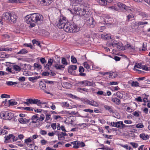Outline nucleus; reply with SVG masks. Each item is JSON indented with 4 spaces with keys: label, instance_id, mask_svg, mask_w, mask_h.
Segmentation results:
<instances>
[{
    "label": "nucleus",
    "instance_id": "obj_32",
    "mask_svg": "<svg viewBox=\"0 0 150 150\" xmlns=\"http://www.w3.org/2000/svg\"><path fill=\"white\" fill-rule=\"evenodd\" d=\"M12 134H9L8 135L5 136L4 137V138L5 139V142H7L9 140L11 139H12Z\"/></svg>",
    "mask_w": 150,
    "mask_h": 150
},
{
    "label": "nucleus",
    "instance_id": "obj_59",
    "mask_svg": "<svg viewBox=\"0 0 150 150\" xmlns=\"http://www.w3.org/2000/svg\"><path fill=\"white\" fill-rule=\"evenodd\" d=\"M137 127L139 128H142L144 127V125L142 123H138L136 126Z\"/></svg>",
    "mask_w": 150,
    "mask_h": 150
},
{
    "label": "nucleus",
    "instance_id": "obj_56",
    "mask_svg": "<svg viewBox=\"0 0 150 150\" xmlns=\"http://www.w3.org/2000/svg\"><path fill=\"white\" fill-rule=\"evenodd\" d=\"M142 69L143 70H145L146 71H149V67H147L146 65H142Z\"/></svg>",
    "mask_w": 150,
    "mask_h": 150
},
{
    "label": "nucleus",
    "instance_id": "obj_39",
    "mask_svg": "<svg viewBox=\"0 0 150 150\" xmlns=\"http://www.w3.org/2000/svg\"><path fill=\"white\" fill-rule=\"evenodd\" d=\"M142 65L141 64L136 63L134 65V68L142 69Z\"/></svg>",
    "mask_w": 150,
    "mask_h": 150
},
{
    "label": "nucleus",
    "instance_id": "obj_45",
    "mask_svg": "<svg viewBox=\"0 0 150 150\" xmlns=\"http://www.w3.org/2000/svg\"><path fill=\"white\" fill-rule=\"evenodd\" d=\"M1 97L2 98H10V96L9 95H7L5 94H3L1 95Z\"/></svg>",
    "mask_w": 150,
    "mask_h": 150
},
{
    "label": "nucleus",
    "instance_id": "obj_63",
    "mask_svg": "<svg viewBox=\"0 0 150 150\" xmlns=\"http://www.w3.org/2000/svg\"><path fill=\"white\" fill-rule=\"evenodd\" d=\"M40 62L42 64H43L46 62V61L44 58L42 57L40 58Z\"/></svg>",
    "mask_w": 150,
    "mask_h": 150
},
{
    "label": "nucleus",
    "instance_id": "obj_41",
    "mask_svg": "<svg viewBox=\"0 0 150 150\" xmlns=\"http://www.w3.org/2000/svg\"><path fill=\"white\" fill-rule=\"evenodd\" d=\"M83 64L84 67L87 69H89L90 67V66L86 62H84Z\"/></svg>",
    "mask_w": 150,
    "mask_h": 150
},
{
    "label": "nucleus",
    "instance_id": "obj_16",
    "mask_svg": "<svg viewBox=\"0 0 150 150\" xmlns=\"http://www.w3.org/2000/svg\"><path fill=\"white\" fill-rule=\"evenodd\" d=\"M19 122L21 123L24 124L28 123L30 122L29 120H28L26 118L21 117L18 119Z\"/></svg>",
    "mask_w": 150,
    "mask_h": 150
},
{
    "label": "nucleus",
    "instance_id": "obj_46",
    "mask_svg": "<svg viewBox=\"0 0 150 150\" xmlns=\"http://www.w3.org/2000/svg\"><path fill=\"white\" fill-rule=\"evenodd\" d=\"M147 44L146 42H144L143 44V48L142 50L143 51H145L147 50Z\"/></svg>",
    "mask_w": 150,
    "mask_h": 150
},
{
    "label": "nucleus",
    "instance_id": "obj_31",
    "mask_svg": "<svg viewBox=\"0 0 150 150\" xmlns=\"http://www.w3.org/2000/svg\"><path fill=\"white\" fill-rule=\"evenodd\" d=\"M40 88L42 90H45L46 87L45 83H44L42 81L39 83Z\"/></svg>",
    "mask_w": 150,
    "mask_h": 150
},
{
    "label": "nucleus",
    "instance_id": "obj_10",
    "mask_svg": "<svg viewBox=\"0 0 150 150\" xmlns=\"http://www.w3.org/2000/svg\"><path fill=\"white\" fill-rule=\"evenodd\" d=\"M53 0H38V3L45 5H49L52 2Z\"/></svg>",
    "mask_w": 150,
    "mask_h": 150
},
{
    "label": "nucleus",
    "instance_id": "obj_47",
    "mask_svg": "<svg viewBox=\"0 0 150 150\" xmlns=\"http://www.w3.org/2000/svg\"><path fill=\"white\" fill-rule=\"evenodd\" d=\"M85 146V144L83 142H80L79 141H78V146H79V148L80 146L83 147Z\"/></svg>",
    "mask_w": 150,
    "mask_h": 150
},
{
    "label": "nucleus",
    "instance_id": "obj_28",
    "mask_svg": "<svg viewBox=\"0 0 150 150\" xmlns=\"http://www.w3.org/2000/svg\"><path fill=\"white\" fill-rule=\"evenodd\" d=\"M13 69L16 71H20L21 70V67L17 65H13Z\"/></svg>",
    "mask_w": 150,
    "mask_h": 150
},
{
    "label": "nucleus",
    "instance_id": "obj_25",
    "mask_svg": "<svg viewBox=\"0 0 150 150\" xmlns=\"http://www.w3.org/2000/svg\"><path fill=\"white\" fill-rule=\"evenodd\" d=\"M101 35L102 37L105 40H111V37L107 34L106 35H104V34H102Z\"/></svg>",
    "mask_w": 150,
    "mask_h": 150
},
{
    "label": "nucleus",
    "instance_id": "obj_20",
    "mask_svg": "<svg viewBox=\"0 0 150 150\" xmlns=\"http://www.w3.org/2000/svg\"><path fill=\"white\" fill-rule=\"evenodd\" d=\"M53 67H55L57 69L62 70V69L65 67V66L60 64H56L55 65H53Z\"/></svg>",
    "mask_w": 150,
    "mask_h": 150
},
{
    "label": "nucleus",
    "instance_id": "obj_14",
    "mask_svg": "<svg viewBox=\"0 0 150 150\" xmlns=\"http://www.w3.org/2000/svg\"><path fill=\"white\" fill-rule=\"evenodd\" d=\"M104 108L106 110L108 111L110 113H114L115 112L114 108L112 106L108 105H105Z\"/></svg>",
    "mask_w": 150,
    "mask_h": 150
},
{
    "label": "nucleus",
    "instance_id": "obj_22",
    "mask_svg": "<svg viewBox=\"0 0 150 150\" xmlns=\"http://www.w3.org/2000/svg\"><path fill=\"white\" fill-rule=\"evenodd\" d=\"M17 108L19 109H21L22 110H25L27 111H33V108H32L30 107H18Z\"/></svg>",
    "mask_w": 150,
    "mask_h": 150
},
{
    "label": "nucleus",
    "instance_id": "obj_60",
    "mask_svg": "<svg viewBox=\"0 0 150 150\" xmlns=\"http://www.w3.org/2000/svg\"><path fill=\"white\" fill-rule=\"evenodd\" d=\"M18 80L21 82H23L25 81V78L24 77L21 76L19 77Z\"/></svg>",
    "mask_w": 150,
    "mask_h": 150
},
{
    "label": "nucleus",
    "instance_id": "obj_33",
    "mask_svg": "<svg viewBox=\"0 0 150 150\" xmlns=\"http://www.w3.org/2000/svg\"><path fill=\"white\" fill-rule=\"evenodd\" d=\"M32 42L33 44H36L37 45L39 46L40 48H41L42 47V46L40 45V43L38 41L35 40H33L32 41Z\"/></svg>",
    "mask_w": 150,
    "mask_h": 150
},
{
    "label": "nucleus",
    "instance_id": "obj_11",
    "mask_svg": "<svg viewBox=\"0 0 150 150\" xmlns=\"http://www.w3.org/2000/svg\"><path fill=\"white\" fill-rule=\"evenodd\" d=\"M30 104H37V105L40 103V100L38 99H28Z\"/></svg>",
    "mask_w": 150,
    "mask_h": 150
},
{
    "label": "nucleus",
    "instance_id": "obj_43",
    "mask_svg": "<svg viewBox=\"0 0 150 150\" xmlns=\"http://www.w3.org/2000/svg\"><path fill=\"white\" fill-rule=\"evenodd\" d=\"M28 79L30 81L34 82L37 80V78L35 77H30L28 78Z\"/></svg>",
    "mask_w": 150,
    "mask_h": 150
},
{
    "label": "nucleus",
    "instance_id": "obj_2",
    "mask_svg": "<svg viewBox=\"0 0 150 150\" xmlns=\"http://www.w3.org/2000/svg\"><path fill=\"white\" fill-rule=\"evenodd\" d=\"M72 11H74V13L76 14L79 15V16H83L84 17H88L90 12L86 9L85 8L81 9L80 8L75 6L73 9H71Z\"/></svg>",
    "mask_w": 150,
    "mask_h": 150
},
{
    "label": "nucleus",
    "instance_id": "obj_50",
    "mask_svg": "<svg viewBox=\"0 0 150 150\" xmlns=\"http://www.w3.org/2000/svg\"><path fill=\"white\" fill-rule=\"evenodd\" d=\"M148 24V22H147L144 21V22H138L137 24L138 25H143L145 24Z\"/></svg>",
    "mask_w": 150,
    "mask_h": 150
},
{
    "label": "nucleus",
    "instance_id": "obj_38",
    "mask_svg": "<svg viewBox=\"0 0 150 150\" xmlns=\"http://www.w3.org/2000/svg\"><path fill=\"white\" fill-rule=\"evenodd\" d=\"M116 96L120 98H122L123 97V94L120 92H117L116 94Z\"/></svg>",
    "mask_w": 150,
    "mask_h": 150
},
{
    "label": "nucleus",
    "instance_id": "obj_4",
    "mask_svg": "<svg viewBox=\"0 0 150 150\" xmlns=\"http://www.w3.org/2000/svg\"><path fill=\"white\" fill-rule=\"evenodd\" d=\"M66 26L65 32L68 33H75L78 32L80 30V28L72 22H69Z\"/></svg>",
    "mask_w": 150,
    "mask_h": 150
},
{
    "label": "nucleus",
    "instance_id": "obj_5",
    "mask_svg": "<svg viewBox=\"0 0 150 150\" xmlns=\"http://www.w3.org/2000/svg\"><path fill=\"white\" fill-rule=\"evenodd\" d=\"M107 45L109 47L112 46L116 47L118 50H122L123 49V46L122 43L117 42L115 40L114 41L112 42H110L109 41L107 42Z\"/></svg>",
    "mask_w": 150,
    "mask_h": 150
},
{
    "label": "nucleus",
    "instance_id": "obj_15",
    "mask_svg": "<svg viewBox=\"0 0 150 150\" xmlns=\"http://www.w3.org/2000/svg\"><path fill=\"white\" fill-rule=\"evenodd\" d=\"M7 117H6L7 120H10L12 119L14 117V114L12 112L7 111V114H6Z\"/></svg>",
    "mask_w": 150,
    "mask_h": 150
},
{
    "label": "nucleus",
    "instance_id": "obj_40",
    "mask_svg": "<svg viewBox=\"0 0 150 150\" xmlns=\"http://www.w3.org/2000/svg\"><path fill=\"white\" fill-rule=\"evenodd\" d=\"M58 139L59 140H61L62 139H64L65 137L63 136V134L61 133V134H58Z\"/></svg>",
    "mask_w": 150,
    "mask_h": 150
},
{
    "label": "nucleus",
    "instance_id": "obj_54",
    "mask_svg": "<svg viewBox=\"0 0 150 150\" xmlns=\"http://www.w3.org/2000/svg\"><path fill=\"white\" fill-rule=\"evenodd\" d=\"M54 62L53 59L50 58L48 59V64H50V65H52V63Z\"/></svg>",
    "mask_w": 150,
    "mask_h": 150
},
{
    "label": "nucleus",
    "instance_id": "obj_3",
    "mask_svg": "<svg viewBox=\"0 0 150 150\" xmlns=\"http://www.w3.org/2000/svg\"><path fill=\"white\" fill-rule=\"evenodd\" d=\"M68 21L66 18L62 16H60L58 22L55 23V25L59 29H63L65 31V29L66 28V26L68 24Z\"/></svg>",
    "mask_w": 150,
    "mask_h": 150
},
{
    "label": "nucleus",
    "instance_id": "obj_48",
    "mask_svg": "<svg viewBox=\"0 0 150 150\" xmlns=\"http://www.w3.org/2000/svg\"><path fill=\"white\" fill-rule=\"evenodd\" d=\"M97 94L98 95H103L104 96H105L106 95V94L105 93H104V92L103 91H99L97 92Z\"/></svg>",
    "mask_w": 150,
    "mask_h": 150
},
{
    "label": "nucleus",
    "instance_id": "obj_61",
    "mask_svg": "<svg viewBox=\"0 0 150 150\" xmlns=\"http://www.w3.org/2000/svg\"><path fill=\"white\" fill-rule=\"evenodd\" d=\"M34 66L35 67L39 68L40 69H41L42 68L41 66L39 64L35 63L34 64Z\"/></svg>",
    "mask_w": 150,
    "mask_h": 150
},
{
    "label": "nucleus",
    "instance_id": "obj_55",
    "mask_svg": "<svg viewBox=\"0 0 150 150\" xmlns=\"http://www.w3.org/2000/svg\"><path fill=\"white\" fill-rule=\"evenodd\" d=\"M83 110L86 112H88L90 113H92L93 112V111L92 110L90 109H87Z\"/></svg>",
    "mask_w": 150,
    "mask_h": 150
},
{
    "label": "nucleus",
    "instance_id": "obj_36",
    "mask_svg": "<svg viewBox=\"0 0 150 150\" xmlns=\"http://www.w3.org/2000/svg\"><path fill=\"white\" fill-rule=\"evenodd\" d=\"M134 17V15L132 13H130L127 16V21H129L131 18H132Z\"/></svg>",
    "mask_w": 150,
    "mask_h": 150
},
{
    "label": "nucleus",
    "instance_id": "obj_44",
    "mask_svg": "<svg viewBox=\"0 0 150 150\" xmlns=\"http://www.w3.org/2000/svg\"><path fill=\"white\" fill-rule=\"evenodd\" d=\"M71 61L73 63H76L77 62L76 59L74 57L72 56L71 57Z\"/></svg>",
    "mask_w": 150,
    "mask_h": 150
},
{
    "label": "nucleus",
    "instance_id": "obj_19",
    "mask_svg": "<svg viewBox=\"0 0 150 150\" xmlns=\"http://www.w3.org/2000/svg\"><path fill=\"white\" fill-rule=\"evenodd\" d=\"M11 13H10L9 12H6L3 13V17H4L7 20H9L10 17L11 15Z\"/></svg>",
    "mask_w": 150,
    "mask_h": 150
},
{
    "label": "nucleus",
    "instance_id": "obj_7",
    "mask_svg": "<svg viewBox=\"0 0 150 150\" xmlns=\"http://www.w3.org/2000/svg\"><path fill=\"white\" fill-rule=\"evenodd\" d=\"M117 6L119 7L120 10L124 11H127L129 8V7L126 6L124 4L120 2H118L117 3Z\"/></svg>",
    "mask_w": 150,
    "mask_h": 150
},
{
    "label": "nucleus",
    "instance_id": "obj_51",
    "mask_svg": "<svg viewBox=\"0 0 150 150\" xmlns=\"http://www.w3.org/2000/svg\"><path fill=\"white\" fill-rule=\"evenodd\" d=\"M45 120V122H47V121L50 119L51 115L50 114H46Z\"/></svg>",
    "mask_w": 150,
    "mask_h": 150
},
{
    "label": "nucleus",
    "instance_id": "obj_62",
    "mask_svg": "<svg viewBox=\"0 0 150 150\" xmlns=\"http://www.w3.org/2000/svg\"><path fill=\"white\" fill-rule=\"evenodd\" d=\"M84 71V69L83 68V67L81 66H80L79 69V71L80 73H82Z\"/></svg>",
    "mask_w": 150,
    "mask_h": 150
},
{
    "label": "nucleus",
    "instance_id": "obj_27",
    "mask_svg": "<svg viewBox=\"0 0 150 150\" xmlns=\"http://www.w3.org/2000/svg\"><path fill=\"white\" fill-rule=\"evenodd\" d=\"M140 137L144 140H147L149 138V137L148 135H146L145 134L143 133L140 135Z\"/></svg>",
    "mask_w": 150,
    "mask_h": 150
},
{
    "label": "nucleus",
    "instance_id": "obj_53",
    "mask_svg": "<svg viewBox=\"0 0 150 150\" xmlns=\"http://www.w3.org/2000/svg\"><path fill=\"white\" fill-rule=\"evenodd\" d=\"M130 144L135 148H137L138 146V144L137 143L134 142H130Z\"/></svg>",
    "mask_w": 150,
    "mask_h": 150
},
{
    "label": "nucleus",
    "instance_id": "obj_9",
    "mask_svg": "<svg viewBox=\"0 0 150 150\" xmlns=\"http://www.w3.org/2000/svg\"><path fill=\"white\" fill-rule=\"evenodd\" d=\"M17 18V16L14 12H11V15L9 20H10L11 22L14 23L16 21Z\"/></svg>",
    "mask_w": 150,
    "mask_h": 150
},
{
    "label": "nucleus",
    "instance_id": "obj_12",
    "mask_svg": "<svg viewBox=\"0 0 150 150\" xmlns=\"http://www.w3.org/2000/svg\"><path fill=\"white\" fill-rule=\"evenodd\" d=\"M113 0H99L98 2L102 6H105L107 3H110Z\"/></svg>",
    "mask_w": 150,
    "mask_h": 150
},
{
    "label": "nucleus",
    "instance_id": "obj_21",
    "mask_svg": "<svg viewBox=\"0 0 150 150\" xmlns=\"http://www.w3.org/2000/svg\"><path fill=\"white\" fill-rule=\"evenodd\" d=\"M7 111H2L0 113V116L3 119L5 120H7L6 117H7V115H6L7 114Z\"/></svg>",
    "mask_w": 150,
    "mask_h": 150
},
{
    "label": "nucleus",
    "instance_id": "obj_26",
    "mask_svg": "<svg viewBox=\"0 0 150 150\" xmlns=\"http://www.w3.org/2000/svg\"><path fill=\"white\" fill-rule=\"evenodd\" d=\"M71 144L74 145L73 148L75 149H78L79 148L78 146V141H76L71 142Z\"/></svg>",
    "mask_w": 150,
    "mask_h": 150
},
{
    "label": "nucleus",
    "instance_id": "obj_64",
    "mask_svg": "<svg viewBox=\"0 0 150 150\" xmlns=\"http://www.w3.org/2000/svg\"><path fill=\"white\" fill-rule=\"evenodd\" d=\"M1 134H3V135L7 134L8 133V132L5 130L4 129H1Z\"/></svg>",
    "mask_w": 150,
    "mask_h": 150
},
{
    "label": "nucleus",
    "instance_id": "obj_30",
    "mask_svg": "<svg viewBox=\"0 0 150 150\" xmlns=\"http://www.w3.org/2000/svg\"><path fill=\"white\" fill-rule=\"evenodd\" d=\"M28 52V51L25 49H23L21 50L20 51L18 52L17 54H25L27 53Z\"/></svg>",
    "mask_w": 150,
    "mask_h": 150
},
{
    "label": "nucleus",
    "instance_id": "obj_49",
    "mask_svg": "<svg viewBox=\"0 0 150 150\" xmlns=\"http://www.w3.org/2000/svg\"><path fill=\"white\" fill-rule=\"evenodd\" d=\"M23 46L25 47H29L31 49H33V46L31 43H24L23 44Z\"/></svg>",
    "mask_w": 150,
    "mask_h": 150
},
{
    "label": "nucleus",
    "instance_id": "obj_24",
    "mask_svg": "<svg viewBox=\"0 0 150 150\" xmlns=\"http://www.w3.org/2000/svg\"><path fill=\"white\" fill-rule=\"evenodd\" d=\"M77 90L78 91H79L81 93H83V91L88 92V89L85 88H77Z\"/></svg>",
    "mask_w": 150,
    "mask_h": 150
},
{
    "label": "nucleus",
    "instance_id": "obj_37",
    "mask_svg": "<svg viewBox=\"0 0 150 150\" xmlns=\"http://www.w3.org/2000/svg\"><path fill=\"white\" fill-rule=\"evenodd\" d=\"M32 142V140L30 138H28V139H26L24 141V144L25 145L27 144L30 143Z\"/></svg>",
    "mask_w": 150,
    "mask_h": 150
},
{
    "label": "nucleus",
    "instance_id": "obj_13",
    "mask_svg": "<svg viewBox=\"0 0 150 150\" xmlns=\"http://www.w3.org/2000/svg\"><path fill=\"white\" fill-rule=\"evenodd\" d=\"M77 67L75 65H70L68 67V71L71 74H73V71L76 70L77 69Z\"/></svg>",
    "mask_w": 150,
    "mask_h": 150
},
{
    "label": "nucleus",
    "instance_id": "obj_8",
    "mask_svg": "<svg viewBox=\"0 0 150 150\" xmlns=\"http://www.w3.org/2000/svg\"><path fill=\"white\" fill-rule=\"evenodd\" d=\"M88 25H89L91 27H94L96 24V22L92 17L89 18L86 21Z\"/></svg>",
    "mask_w": 150,
    "mask_h": 150
},
{
    "label": "nucleus",
    "instance_id": "obj_34",
    "mask_svg": "<svg viewBox=\"0 0 150 150\" xmlns=\"http://www.w3.org/2000/svg\"><path fill=\"white\" fill-rule=\"evenodd\" d=\"M18 83L17 82H13L11 81H8L6 82V84L8 86H12V85H15L16 84H17Z\"/></svg>",
    "mask_w": 150,
    "mask_h": 150
},
{
    "label": "nucleus",
    "instance_id": "obj_58",
    "mask_svg": "<svg viewBox=\"0 0 150 150\" xmlns=\"http://www.w3.org/2000/svg\"><path fill=\"white\" fill-rule=\"evenodd\" d=\"M6 71L10 72L11 74L15 73V72L14 71H12L11 69L8 67L6 68Z\"/></svg>",
    "mask_w": 150,
    "mask_h": 150
},
{
    "label": "nucleus",
    "instance_id": "obj_6",
    "mask_svg": "<svg viewBox=\"0 0 150 150\" xmlns=\"http://www.w3.org/2000/svg\"><path fill=\"white\" fill-rule=\"evenodd\" d=\"M77 84L79 85V86H95V84L93 81L91 82L87 80L78 81Z\"/></svg>",
    "mask_w": 150,
    "mask_h": 150
},
{
    "label": "nucleus",
    "instance_id": "obj_1",
    "mask_svg": "<svg viewBox=\"0 0 150 150\" xmlns=\"http://www.w3.org/2000/svg\"><path fill=\"white\" fill-rule=\"evenodd\" d=\"M26 22L30 24V27L32 28L35 27L36 24L40 25L43 21V17L39 13H33L27 15L25 18Z\"/></svg>",
    "mask_w": 150,
    "mask_h": 150
},
{
    "label": "nucleus",
    "instance_id": "obj_42",
    "mask_svg": "<svg viewBox=\"0 0 150 150\" xmlns=\"http://www.w3.org/2000/svg\"><path fill=\"white\" fill-rule=\"evenodd\" d=\"M62 63L64 65H67V62L66 59L64 57L62 58Z\"/></svg>",
    "mask_w": 150,
    "mask_h": 150
},
{
    "label": "nucleus",
    "instance_id": "obj_23",
    "mask_svg": "<svg viewBox=\"0 0 150 150\" xmlns=\"http://www.w3.org/2000/svg\"><path fill=\"white\" fill-rule=\"evenodd\" d=\"M112 102H114L116 105H119L120 103V100L116 98H112Z\"/></svg>",
    "mask_w": 150,
    "mask_h": 150
},
{
    "label": "nucleus",
    "instance_id": "obj_29",
    "mask_svg": "<svg viewBox=\"0 0 150 150\" xmlns=\"http://www.w3.org/2000/svg\"><path fill=\"white\" fill-rule=\"evenodd\" d=\"M141 112L139 110H137L133 112L132 115L136 117H139L140 116V114Z\"/></svg>",
    "mask_w": 150,
    "mask_h": 150
},
{
    "label": "nucleus",
    "instance_id": "obj_57",
    "mask_svg": "<svg viewBox=\"0 0 150 150\" xmlns=\"http://www.w3.org/2000/svg\"><path fill=\"white\" fill-rule=\"evenodd\" d=\"M61 104L62 106L68 107L69 106V104L67 102H62Z\"/></svg>",
    "mask_w": 150,
    "mask_h": 150
},
{
    "label": "nucleus",
    "instance_id": "obj_17",
    "mask_svg": "<svg viewBox=\"0 0 150 150\" xmlns=\"http://www.w3.org/2000/svg\"><path fill=\"white\" fill-rule=\"evenodd\" d=\"M62 85L63 87L67 89L70 88L72 87L71 84L66 82H63Z\"/></svg>",
    "mask_w": 150,
    "mask_h": 150
},
{
    "label": "nucleus",
    "instance_id": "obj_52",
    "mask_svg": "<svg viewBox=\"0 0 150 150\" xmlns=\"http://www.w3.org/2000/svg\"><path fill=\"white\" fill-rule=\"evenodd\" d=\"M44 115L43 114H42L40 116V117H39V119H38V120L42 121L44 119Z\"/></svg>",
    "mask_w": 150,
    "mask_h": 150
},
{
    "label": "nucleus",
    "instance_id": "obj_35",
    "mask_svg": "<svg viewBox=\"0 0 150 150\" xmlns=\"http://www.w3.org/2000/svg\"><path fill=\"white\" fill-rule=\"evenodd\" d=\"M131 85L133 87L139 86V83L137 81H133L131 84Z\"/></svg>",
    "mask_w": 150,
    "mask_h": 150
},
{
    "label": "nucleus",
    "instance_id": "obj_18",
    "mask_svg": "<svg viewBox=\"0 0 150 150\" xmlns=\"http://www.w3.org/2000/svg\"><path fill=\"white\" fill-rule=\"evenodd\" d=\"M8 103L9 104V106L16 105L18 104L17 102L13 99H11L9 100Z\"/></svg>",
    "mask_w": 150,
    "mask_h": 150
}]
</instances>
